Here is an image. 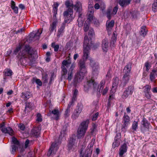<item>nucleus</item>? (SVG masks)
<instances>
[{
	"mask_svg": "<svg viewBox=\"0 0 157 157\" xmlns=\"http://www.w3.org/2000/svg\"><path fill=\"white\" fill-rule=\"evenodd\" d=\"M129 13L132 19H137L139 15V12L138 10H131Z\"/></svg>",
	"mask_w": 157,
	"mask_h": 157,
	"instance_id": "nucleus-26",
	"label": "nucleus"
},
{
	"mask_svg": "<svg viewBox=\"0 0 157 157\" xmlns=\"http://www.w3.org/2000/svg\"><path fill=\"white\" fill-rule=\"evenodd\" d=\"M26 105H25V108H28L29 109H31L32 106V104L30 102H29L28 101H26L25 102Z\"/></svg>",
	"mask_w": 157,
	"mask_h": 157,
	"instance_id": "nucleus-59",
	"label": "nucleus"
},
{
	"mask_svg": "<svg viewBox=\"0 0 157 157\" xmlns=\"http://www.w3.org/2000/svg\"><path fill=\"white\" fill-rule=\"evenodd\" d=\"M84 58L80 59L78 63L80 71L78 72L75 75L73 80V82L75 85H76L78 83L81 82L83 79L85 74L87 72L85 63L86 59V57L83 56Z\"/></svg>",
	"mask_w": 157,
	"mask_h": 157,
	"instance_id": "nucleus-2",
	"label": "nucleus"
},
{
	"mask_svg": "<svg viewBox=\"0 0 157 157\" xmlns=\"http://www.w3.org/2000/svg\"><path fill=\"white\" fill-rule=\"evenodd\" d=\"M5 123L4 122H2L0 124V129L2 132L5 133H8L10 136L13 135V131L10 127L5 128Z\"/></svg>",
	"mask_w": 157,
	"mask_h": 157,
	"instance_id": "nucleus-10",
	"label": "nucleus"
},
{
	"mask_svg": "<svg viewBox=\"0 0 157 157\" xmlns=\"http://www.w3.org/2000/svg\"><path fill=\"white\" fill-rule=\"evenodd\" d=\"M109 43L107 39H104L102 42V47L103 51L107 52L108 48Z\"/></svg>",
	"mask_w": 157,
	"mask_h": 157,
	"instance_id": "nucleus-21",
	"label": "nucleus"
},
{
	"mask_svg": "<svg viewBox=\"0 0 157 157\" xmlns=\"http://www.w3.org/2000/svg\"><path fill=\"white\" fill-rule=\"evenodd\" d=\"M114 24V21L112 20L110 21H107L106 22V29L108 31V33L111 31L113 27Z\"/></svg>",
	"mask_w": 157,
	"mask_h": 157,
	"instance_id": "nucleus-18",
	"label": "nucleus"
},
{
	"mask_svg": "<svg viewBox=\"0 0 157 157\" xmlns=\"http://www.w3.org/2000/svg\"><path fill=\"white\" fill-rule=\"evenodd\" d=\"M67 132V127L66 126H63V128L61 132V136H64Z\"/></svg>",
	"mask_w": 157,
	"mask_h": 157,
	"instance_id": "nucleus-40",
	"label": "nucleus"
},
{
	"mask_svg": "<svg viewBox=\"0 0 157 157\" xmlns=\"http://www.w3.org/2000/svg\"><path fill=\"white\" fill-rule=\"evenodd\" d=\"M142 125H143L144 128H142L141 131L142 132L144 133L147 130H148L149 128V123L147 120L145 118H143L142 121Z\"/></svg>",
	"mask_w": 157,
	"mask_h": 157,
	"instance_id": "nucleus-15",
	"label": "nucleus"
},
{
	"mask_svg": "<svg viewBox=\"0 0 157 157\" xmlns=\"http://www.w3.org/2000/svg\"><path fill=\"white\" fill-rule=\"evenodd\" d=\"M74 7H75L74 10H81L82 9V3L80 2L77 1L76 4L74 5Z\"/></svg>",
	"mask_w": 157,
	"mask_h": 157,
	"instance_id": "nucleus-36",
	"label": "nucleus"
},
{
	"mask_svg": "<svg viewBox=\"0 0 157 157\" xmlns=\"http://www.w3.org/2000/svg\"><path fill=\"white\" fill-rule=\"evenodd\" d=\"M32 83H34L35 82L36 84L39 86L42 85V82L40 79H37L36 78L34 77L32 79Z\"/></svg>",
	"mask_w": 157,
	"mask_h": 157,
	"instance_id": "nucleus-32",
	"label": "nucleus"
},
{
	"mask_svg": "<svg viewBox=\"0 0 157 157\" xmlns=\"http://www.w3.org/2000/svg\"><path fill=\"white\" fill-rule=\"evenodd\" d=\"M71 64V62L70 60H64L62 63V66L65 67H68Z\"/></svg>",
	"mask_w": 157,
	"mask_h": 157,
	"instance_id": "nucleus-34",
	"label": "nucleus"
},
{
	"mask_svg": "<svg viewBox=\"0 0 157 157\" xmlns=\"http://www.w3.org/2000/svg\"><path fill=\"white\" fill-rule=\"evenodd\" d=\"M157 70L154 69L152 70L150 75V79L151 81H153L155 78V75L156 74Z\"/></svg>",
	"mask_w": 157,
	"mask_h": 157,
	"instance_id": "nucleus-28",
	"label": "nucleus"
},
{
	"mask_svg": "<svg viewBox=\"0 0 157 157\" xmlns=\"http://www.w3.org/2000/svg\"><path fill=\"white\" fill-rule=\"evenodd\" d=\"M90 23L86 21L84 25L83 29L85 32H87L89 29V26Z\"/></svg>",
	"mask_w": 157,
	"mask_h": 157,
	"instance_id": "nucleus-38",
	"label": "nucleus"
},
{
	"mask_svg": "<svg viewBox=\"0 0 157 157\" xmlns=\"http://www.w3.org/2000/svg\"><path fill=\"white\" fill-rule=\"evenodd\" d=\"M134 90V87L130 86L126 88L124 92L122 95L123 99H126L128 96L131 95L133 93Z\"/></svg>",
	"mask_w": 157,
	"mask_h": 157,
	"instance_id": "nucleus-12",
	"label": "nucleus"
},
{
	"mask_svg": "<svg viewBox=\"0 0 157 157\" xmlns=\"http://www.w3.org/2000/svg\"><path fill=\"white\" fill-rule=\"evenodd\" d=\"M40 128L38 127H34L32 129L31 133L33 136L37 137L40 134Z\"/></svg>",
	"mask_w": 157,
	"mask_h": 157,
	"instance_id": "nucleus-22",
	"label": "nucleus"
},
{
	"mask_svg": "<svg viewBox=\"0 0 157 157\" xmlns=\"http://www.w3.org/2000/svg\"><path fill=\"white\" fill-rule=\"evenodd\" d=\"M138 122L137 121H134L132 124V129L133 130V132L136 131L138 128Z\"/></svg>",
	"mask_w": 157,
	"mask_h": 157,
	"instance_id": "nucleus-33",
	"label": "nucleus"
},
{
	"mask_svg": "<svg viewBox=\"0 0 157 157\" xmlns=\"http://www.w3.org/2000/svg\"><path fill=\"white\" fill-rule=\"evenodd\" d=\"M105 84V80H102L100 82V84L98 85L97 90L99 93L102 92L104 88V86Z\"/></svg>",
	"mask_w": 157,
	"mask_h": 157,
	"instance_id": "nucleus-25",
	"label": "nucleus"
},
{
	"mask_svg": "<svg viewBox=\"0 0 157 157\" xmlns=\"http://www.w3.org/2000/svg\"><path fill=\"white\" fill-rule=\"evenodd\" d=\"M62 70L63 73H62V77L66 79V75L67 71L66 67L64 66H62Z\"/></svg>",
	"mask_w": 157,
	"mask_h": 157,
	"instance_id": "nucleus-35",
	"label": "nucleus"
},
{
	"mask_svg": "<svg viewBox=\"0 0 157 157\" xmlns=\"http://www.w3.org/2000/svg\"><path fill=\"white\" fill-rule=\"evenodd\" d=\"M127 151V145L124 143L121 147L119 149V156L120 157H122L123 154L126 153Z\"/></svg>",
	"mask_w": 157,
	"mask_h": 157,
	"instance_id": "nucleus-19",
	"label": "nucleus"
},
{
	"mask_svg": "<svg viewBox=\"0 0 157 157\" xmlns=\"http://www.w3.org/2000/svg\"><path fill=\"white\" fill-rule=\"evenodd\" d=\"M132 64L131 63H129L124 68V74L122 78L121 82L120 85V86L123 88L125 86L130 78L129 74L131 69Z\"/></svg>",
	"mask_w": 157,
	"mask_h": 157,
	"instance_id": "nucleus-3",
	"label": "nucleus"
},
{
	"mask_svg": "<svg viewBox=\"0 0 157 157\" xmlns=\"http://www.w3.org/2000/svg\"><path fill=\"white\" fill-rule=\"evenodd\" d=\"M147 30L146 29V27L145 26H142L140 33V35L144 37L147 34Z\"/></svg>",
	"mask_w": 157,
	"mask_h": 157,
	"instance_id": "nucleus-30",
	"label": "nucleus"
},
{
	"mask_svg": "<svg viewBox=\"0 0 157 157\" xmlns=\"http://www.w3.org/2000/svg\"><path fill=\"white\" fill-rule=\"evenodd\" d=\"M73 71H69L68 74V76L66 79L69 81H71L72 77Z\"/></svg>",
	"mask_w": 157,
	"mask_h": 157,
	"instance_id": "nucleus-49",
	"label": "nucleus"
},
{
	"mask_svg": "<svg viewBox=\"0 0 157 157\" xmlns=\"http://www.w3.org/2000/svg\"><path fill=\"white\" fill-rule=\"evenodd\" d=\"M98 86V84L95 81L94 79H91L88 80L86 83V84L84 86V90H87L90 88L93 89L94 90H96Z\"/></svg>",
	"mask_w": 157,
	"mask_h": 157,
	"instance_id": "nucleus-6",
	"label": "nucleus"
},
{
	"mask_svg": "<svg viewBox=\"0 0 157 157\" xmlns=\"http://www.w3.org/2000/svg\"><path fill=\"white\" fill-rule=\"evenodd\" d=\"M37 52L35 49L30 47L29 45H26L24 50L20 53L21 56V62L23 65L25 64L27 58L30 61L33 62L35 61V58L37 57Z\"/></svg>",
	"mask_w": 157,
	"mask_h": 157,
	"instance_id": "nucleus-1",
	"label": "nucleus"
},
{
	"mask_svg": "<svg viewBox=\"0 0 157 157\" xmlns=\"http://www.w3.org/2000/svg\"><path fill=\"white\" fill-rule=\"evenodd\" d=\"M144 94L145 95V96L147 99H150L151 98V95L150 94V92L145 93H144Z\"/></svg>",
	"mask_w": 157,
	"mask_h": 157,
	"instance_id": "nucleus-61",
	"label": "nucleus"
},
{
	"mask_svg": "<svg viewBox=\"0 0 157 157\" xmlns=\"http://www.w3.org/2000/svg\"><path fill=\"white\" fill-rule=\"evenodd\" d=\"M59 4L57 2H55L53 5V10H57Z\"/></svg>",
	"mask_w": 157,
	"mask_h": 157,
	"instance_id": "nucleus-63",
	"label": "nucleus"
},
{
	"mask_svg": "<svg viewBox=\"0 0 157 157\" xmlns=\"http://www.w3.org/2000/svg\"><path fill=\"white\" fill-rule=\"evenodd\" d=\"M52 115L54 116V118L56 120L59 119L60 117V113L58 109H54L52 111L50 110L48 113L47 115L49 116H52Z\"/></svg>",
	"mask_w": 157,
	"mask_h": 157,
	"instance_id": "nucleus-13",
	"label": "nucleus"
},
{
	"mask_svg": "<svg viewBox=\"0 0 157 157\" xmlns=\"http://www.w3.org/2000/svg\"><path fill=\"white\" fill-rule=\"evenodd\" d=\"M131 1V0H120L119 4L122 7H124L128 5Z\"/></svg>",
	"mask_w": 157,
	"mask_h": 157,
	"instance_id": "nucleus-27",
	"label": "nucleus"
},
{
	"mask_svg": "<svg viewBox=\"0 0 157 157\" xmlns=\"http://www.w3.org/2000/svg\"><path fill=\"white\" fill-rule=\"evenodd\" d=\"M64 22L62 23L59 29L57 34V36L60 37L61 35L62 34L64 33V30L65 28L66 23Z\"/></svg>",
	"mask_w": 157,
	"mask_h": 157,
	"instance_id": "nucleus-20",
	"label": "nucleus"
},
{
	"mask_svg": "<svg viewBox=\"0 0 157 157\" xmlns=\"http://www.w3.org/2000/svg\"><path fill=\"white\" fill-rule=\"evenodd\" d=\"M55 154V153L54 152V150L50 148L47 154L48 156L49 157L52 155L54 154Z\"/></svg>",
	"mask_w": 157,
	"mask_h": 157,
	"instance_id": "nucleus-48",
	"label": "nucleus"
},
{
	"mask_svg": "<svg viewBox=\"0 0 157 157\" xmlns=\"http://www.w3.org/2000/svg\"><path fill=\"white\" fill-rule=\"evenodd\" d=\"M73 10H66L63 13L65 23L70 22L73 19Z\"/></svg>",
	"mask_w": 157,
	"mask_h": 157,
	"instance_id": "nucleus-7",
	"label": "nucleus"
},
{
	"mask_svg": "<svg viewBox=\"0 0 157 157\" xmlns=\"http://www.w3.org/2000/svg\"><path fill=\"white\" fill-rule=\"evenodd\" d=\"M11 7L13 10H18V8L17 6H16L15 3L13 0L11 2Z\"/></svg>",
	"mask_w": 157,
	"mask_h": 157,
	"instance_id": "nucleus-45",
	"label": "nucleus"
},
{
	"mask_svg": "<svg viewBox=\"0 0 157 157\" xmlns=\"http://www.w3.org/2000/svg\"><path fill=\"white\" fill-rule=\"evenodd\" d=\"M89 123V120H87L81 123L77 134V136L78 139H80L85 135L88 128Z\"/></svg>",
	"mask_w": 157,
	"mask_h": 157,
	"instance_id": "nucleus-4",
	"label": "nucleus"
},
{
	"mask_svg": "<svg viewBox=\"0 0 157 157\" xmlns=\"http://www.w3.org/2000/svg\"><path fill=\"white\" fill-rule=\"evenodd\" d=\"M130 123V117L124 113V115L122 118L121 130L124 133L126 132L128 126Z\"/></svg>",
	"mask_w": 157,
	"mask_h": 157,
	"instance_id": "nucleus-5",
	"label": "nucleus"
},
{
	"mask_svg": "<svg viewBox=\"0 0 157 157\" xmlns=\"http://www.w3.org/2000/svg\"><path fill=\"white\" fill-rule=\"evenodd\" d=\"M89 40H84L83 44V56L88 58V55L90 50V45L89 43Z\"/></svg>",
	"mask_w": 157,
	"mask_h": 157,
	"instance_id": "nucleus-8",
	"label": "nucleus"
},
{
	"mask_svg": "<svg viewBox=\"0 0 157 157\" xmlns=\"http://www.w3.org/2000/svg\"><path fill=\"white\" fill-rule=\"evenodd\" d=\"M94 32L93 29L91 28H90L88 33L89 36L91 38L93 37L94 35Z\"/></svg>",
	"mask_w": 157,
	"mask_h": 157,
	"instance_id": "nucleus-46",
	"label": "nucleus"
},
{
	"mask_svg": "<svg viewBox=\"0 0 157 157\" xmlns=\"http://www.w3.org/2000/svg\"><path fill=\"white\" fill-rule=\"evenodd\" d=\"M12 150L11 153L12 154H14L16 149L18 148V146L19 145V142L17 140L16 138L14 137H13L12 139Z\"/></svg>",
	"mask_w": 157,
	"mask_h": 157,
	"instance_id": "nucleus-11",
	"label": "nucleus"
},
{
	"mask_svg": "<svg viewBox=\"0 0 157 157\" xmlns=\"http://www.w3.org/2000/svg\"><path fill=\"white\" fill-rule=\"evenodd\" d=\"M65 5L68 10H72L74 5L72 1L67 0L65 1Z\"/></svg>",
	"mask_w": 157,
	"mask_h": 157,
	"instance_id": "nucleus-24",
	"label": "nucleus"
},
{
	"mask_svg": "<svg viewBox=\"0 0 157 157\" xmlns=\"http://www.w3.org/2000/svg\"><path fill=\"white\" fill-rule=\"evenodd\" d=\"M152 8L154 9L157 10V0H155L152 4Z\"/></svg>",
	"mask_w": 157,
	"mask_h": 157,
	"instance_id": "nucleus-58",
	"label": "nucleus"
},
{
	"mask_svg": "<svg viewBox=\"0 0 157 157\" xmlns=\"http://www.w3.org/2000/svg\"><path fill=\"white\" fill-rule=\"evenodd\" d=\"M42 30H41L40 31V30L38 29L36 33L34 35V38H36V39L39 40L40 38V36L41 34Z\"/></svg>",
	"mask_w": 157,
	"mask_h": 157,
	"instance_id": "nucleus-42",
	"label": "nucleus"
},
{
	"mask_svg": "<svg viewBox=\"0 0 157 157\" xmlns=\"http://www.w3.org/2000/svg\"><path fill=\"white\" fill-rule=\"evenodd\" d=\"M120 142L119 141H116L113 143L112 146L113 148H115L116 147H118L120 144Z\"/></svg>",
	"mask_w": 157,
	"mask_h": 157,
	"instance_id": "nucleus-52",
	"label": "nucleus"
},
{
	"mask_svg": "<svg viewBox=\"0 0 157 157\" xmlns=\"http://www.w3.org/2000/svg\"><path fill=\"white\" fill-rule=\"evenodd\" d=\"M112 10H108L106 12L107 17L109 20L111 18V17L112 16Z\"/></svg>",
	"mask_w": 157,
	"mask_h": 157,
	"instance_id": "nucleus-53",
	"label": "nucleus"
},
{
	"mask_svg": "<svg viewBox=\"0 0 157 157\" xmlns=\"http://www.w3.org/2000/svg\"><path fill=\"white\" fill-rule=\"evenodd\" d=\"M90 60V65L92 68L94 72H97L99 69V65L98 62H95L92 59H89Z\"/></svg>",
	"mask_w": 157,
	"mask_h": 157,
	"instance_id": "nucleus-14",
	"label": "nucleus"
},
{
	"mask_svg": "<svg viewBox=\"0 0 157 157\" xmlns=\"http://www.w3.org/2000/svg\"><path fill=\"white\" fill-rule=\"evenodd\" d=\"M151 88V86L146 85L144 87V93L150 92Z\"/></svg>",
	"mask_w": 157,
	"mask_h": 157,
	"instance_id": "nucleus-39",
	"label": "nucleus"
},
{
	"mask_svg": "<svg viewBox=\"0 0 157 157\" xmlns=\"http://www.w3.org/2000/svg\"><path fill=\"white\" fill-rule=\"evenodd\" d=\"M100 8L101 10H104L105 9V5L104 2H101L100 3Z\"/></svg>",
	"mask_w": 157,
	"mask_h": 157,
	"instance_id": "nucleus-62",
	"label": "nucleus"
},
{
	"mask_svg": "<svg viewBox=\"0 0 157 157\" xmlns=\"http://www.w3.org/2000/svg\"><path fill=\"white\" fill-rule=\"evenodd\" d=\"M77 21L78 26L80 27H82L83 25V21L79 18L78 19Z\"/></svg>",
	"mask_w": 157,
	"mask_h": 157,
	"instance_id": "nucleus-55",
	"label": "nucleus"
},
{
	"mask_svg": "<svg viewBox=\"0 0 157 157\" xmlns=\"http://www.w3.org/2000/svg\"><path fill=\"white\" fill-rule=\"evenodd\" d=\"M82 109V106L80 105H77L76 108L75 109L71 116V118L73 120L76 119L79 116V114L81 112Z\"/></svg>",
	"mask_w": 157,
	"mask_h": 157,
	"instance_id": "nucleus-9",
	"label": "nucleus"
},
{
	"mask_svg": "<svg viewBox=\"0 0 157 157\" xmlns=\"http://www.w3.org/2000/svg\"><path fill=\"white\" fill-rule=\"evenodd\" d=\"M145 66L146 67V71H148L151 67V65L148 62H146L145 63Z\"/></svg>",
	"mask_w": 157,
	"mask_h": 157,
	"instance_id": "nucleus-50",
	"label": "nucleus"
},
{
	"mask_svg": "<svg viewBox=\"0 0 157 157\" xmlns=\"http://www.w3.org/2000/svg\"><path fill=\"white\" fill-rule=\"evenodd\" d=\"M121 134L120 133H118L115 136L114 140L116 141H118V140L121 138Z\"/></svg>",
	"mask_w": 157,
	"mask_h": 157,
	"instance_id": "nucleus-60",
	"label": "nucleus"
},
{
	"mask_svg": "<svg viewBox=\"0 0 157 157\" xmlns=\"http://www.w3.org/2000/svg\"><path fill=\"white\" fill-rule=\"evenodd\" d=\"M75 139L73 137H71L70 138L68 144V148L69 150H71L73 146L75 145Z\"/></svg>",
	"mask_w": 157,
	"mask_h": 157,
	"instance_id": "nucleus-23",
	"label": "nucleus"
},
{
	"mask_svg": "<svg viewBox=\"0 0 157 157\" xmlns=\"http://www.w3.org/2000/svg\"><path fill=\"white\" fill-rule=\"evenodd\" d=\"M56 75H55L54 72H51V75L50 78V81L49 82V84L50 85L52 82V81H53L54 78L56 77Z\"/></svg>",
	"mask_w": 157,
	"mask_h": 157,
	"instance_id": "nucleus-44",
	"label": "nucleus"
},
{
	"mask_svg": "<svg viewBox=\"0 0 157 157\" xmlns=\"http://www.w3.org/2000/svg\"><path fill=\"white\" fill-rule=\"evenodd\" d=\"M18 127L22 131H24L25 129V127L24 124H20L19 125Z\"/></svg>",
	"mask_w": 157,
	"mask_h": 157,
	"instance_id": "nucleus-64",
	"label": "nucleus"
},
{
	"mask_svg": "<svg viewBox=\"0 0 157 157\" xmlns=\"http://www.w3.org/2000/svg\"><path fill=\"white\" fill-rule=\"evenodd\" d=\"M30 93L28 91L22 93L21 97L25 100H27L30 98Z\"/></svg>",
	"mask_w": 157,
	"mask_h": 157,
	"instance_id": "nucleus-29",
	"label": "nucleus"
},
{
	"mask_svg": "<svg viewBox=\"0 0 157 157\" xmlns=\"http://www.w3.org/2000/svg\"><path fill=\"white\" fill-rule=\"evenodd\" d=\"M108 90H109V87H108L107 86L105 87V88L103 90H102V94L103 95H105L107 93Z\"/></svg>",
	"mask_w": 157,
	"mask_h": 157,
	"instance_id": "nucleus-57",
	"label": "nucleus"
},
{
	"mask_svg": "<svg viewBox=\"0 0 157 157\" xmlns=\"http://www.w3.org/2000/svg\"><path fill=\"white\" fill-rule=\"evenodd\" d=\"M52 47L54 48L55 52H57L59 48V45L58 44L55 45V43L54 42L52 44Z\"/></svg>",
	"mask_w": 157,
	"mask_h": 157,
	"instance_id": "nucleus-43",
	"label": "nucleus"
},
{
	"mask_svg": "<svg viewBox=\"0 0 157 157\" xmlns=\"http://www.w3.org/2000/svg\"><path fill=\"white\" fill-rule=\"evenodd\" d=\"M117 36V35L115 33H113L111 38V41L110 42L111 44L113 46L115 43L116 41Z\"/></svg>",
	"mask_w": 157,
	"mask_h": 157,
	"instance_id": "nucleus-37",
	"label": "nucleus"
},
{
	"mask_svg": "<svg viewBox=\"0 0 157 157\" xmlns=\"http://www.w3.org/2000/svg\"><path fill=\"white\" fill-rule=\"evenodd\" d=\"M4 75L6 76H11L12 75L13 72L10 69H8L4 72Z\"/></svg>",
	"mask_w": 157,
	"mask_h": 157,
	"instance_id": "nucleus-41",
	"label": "nucleus"
},
{
	"mask_svg": "<svg viewBox=\"0 0 157 157\" xmlns=\"http://www.w3.org/2000/svg\"><path fill=\"white\" fill-rule=\"evenodd\" d=\"M92 22L97 27L99 25V23L98 20L95 18H94L93 20L92 21Z\"/></svg>",
	"mask_w": 157,
	"mask_h": 157,
	"instance_id": "nucleus-51",
	"label": "nucleus"
},
{
	"mask_svg": "<svg viewBox=\"0 0 157 157\" xmlns=\"http://www.w3.org/2000/svg\"><path fill=\"white\" fill-rule=\"evenodd\" d=\"M113 82L112 87L113 88H116L119 83V79L118 77H116L113 79Z\"/></svg>",
	"mask_w": 157,
	"mask_h": 157,
	"instance_id": "nucleus-31",
	"label": "nucleus"
},
{
	"mask_svg": "<svg viewBox=\"0 0 157 157\" xmlns=\"http://www.w3.org/2000/svg\"><path fill=\"white\" fill-rule=\"evenodd\" d=\"M57 23L58 21L55 20H53V22L50 24L49 31V34L50 35L56 29Z\"/></svg>",
	"mask_w": 157,
	"mask_h": 157,
	"instance_id": "nucleus-17",
	"label": "nucleus"
},
{
	"mask_svg": "<svg viewBox=\"0 0 157 157\" xmlns=\"http://www.w3.org/2000/svg\"><path fill=\"white\" fill-rule=\"evenodd\" d=\"M94 10H89L88 12L86 15L87 17L86 21L91 23L94 18H95L94 17Z\"/></svg>",
	"mask_w": 157,
	"mask_h": 157,
	"instance_id": "nucleus-16",
	"label": "nucleus"
},
{
	"mask_svg": "<svg viewBox=\"0 0 157 157\" xmlns=\"http://www.w3.org/2000/svg\"><path fill=\"white\" fill-rule=\"evenodd\" d=\"M99 115V113L98 112L96 113L95 114L93 115L92 118V120L93 121H95L97 120Z\"/></svg>",
	"mask_w": 157,
	"mask_h": 157,
	"instance_id": "nucleus-56",
	"label": "nucleus"
},
{
	"mask_svg": "<svg viewBox=\"0 0 157 157\" xmlns=\"http://www.w3.org/2000/svg\"><path fill=\"white\" fill-rule=\"evenodd\" d=\"M75 101V100H73L72 99L71 101L68 105V106L67 108V109H70L71 106H73L74 105V102Z\"/></svg>",
	"mask_w": 157,
	"mask_h": 157,
	"instance_id": "nucleus-54",
	"label": "nucleus"
},
{
	"mask_svg": "<svg viewBox=\"0 0 157 157\" xmlns=\"http://www.w3.org/2000/svg\"><path fill=\"white\" fill-rule=\"evenodd\" d=\"M78 91L77 90L75 89L73 93V96L72 98V99L73 100L76 101L77 99V96L78 94Z\"/></svg>",
	"mask_w": 157,
	"mask_h": 157,
	"instance_id": "nucleus-47",
	"label": "nucleus"
}]
</instances>
